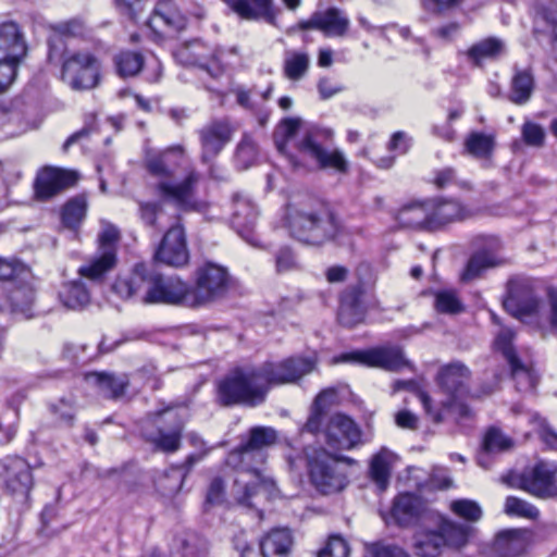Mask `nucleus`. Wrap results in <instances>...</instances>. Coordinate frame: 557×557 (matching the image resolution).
I'll list each match as a JSON object with an SVG mask.
<instances>
[{"label":"nucleus","instance_id":"f257e3e1","mask_svg":"<svg viewBox=\"0 0 557 557\" xmlns=\"http://www.w3.org/2000/svg\"><path fill=\"white\" fill-rule=\"evenodd\" d=\"M289 235L307 245H344L349 237L341 215L334 206L320 198H310L287 215Z\"/></svg>","mask_w":557,"mask_h":557},{"label":"nucleus","instance_id":"f03ea898","mask_svg":"<svg viewBox=\"0 0 557 557\" xmlns=\"http://www.w3.org/2000/svg\"><path fill=\"white\" fill-rule=\"evenodd\" d=\"M113 289L124 298L139 297L145 305L189 307L188 282L178 275H163L138 262L126 280H116Z\"/></svg>","mask_w":557,"mask_h":557},{"label":"nucleus","instance_id":"7ed1b4c3","mask_svg":"<svg viewBox=\"0 0 557 557\" xmlns=\"http://www.w3.org/2000/svg\"><path fill=\"white\" fill-rule=\"evenodd\" d=\"M472 528L455 522L440 512L416 527L411 549L416 557H440L445 547L460 549L469 542Z\"/></svg>","mask_w":557,"mask_h":557},{"label":"nucleus","instance_id":"20e7f679","mask_svg":"<svg viewBox=\"0 0 557 557\" xmlns=\"http://www.w3.org/2000/svg\"><path fill=\"white\" fill-rule=\"evenodd\" d=\"M200 173L190 170L180 183L161 181L156 184L154 193L161 198L153 201H139L138 213L146 227L160 232L163 224V201L173 202L182 211H199L202 202L196 199V189L200 182Z\"/></svg>","mask_w":557,"mask_h":557},{"label":"nucleus","instance_id":"39448f33","mask_svg":"<svg viewBox=\"0 0 557 557\" xmlns=\"http://www.w3.org/2000/svg\"><path fill=\"white\" fill-rule=\"evenodd\" d=\"M305 460L310 483L321 494L329 495L343 491L348 484L346 472L338 466L336 455L323 447H305L301 455L287 457L290 468Z\"/></svg>","mask_w":557,"mask_h":557},{"label":"nucleus","instance_id":"423d86ee","mask_svg":"<svg viewBox=\"0 0 557 557\" xmlns=\"http://www.w3.org/2000/svg\"><path fill=\"white\" fill-rule=\"evenodd\" d=\"M320 129H307L302 137L297 141L296 149L299 156L286 152L285 141H275L277 150L286 156L293 169H302L305 163L302 158L312 160L319 170L333 171L338 174H347L349 162L343 151L338 149L329 150L319 141Z\"/></svg>","mask_w":557,"mask_h":557},{"label":"nucleus","instance_id":"0eeeda50","mask_svg":"<svg viewBox=\"0 0 557 557\" xmlns=\"http://www.w3.org/2000/svg\"><path fill=\"white\" fill-rule=\"evenodd\" d=\"M232 286V276L226 267L213 261H205L193 274V285L188 283L189 307L199 308L224 298Z\"/></svg>","mask_w":557,"mask_h":557},{"label":"nucleus","instance_id":"6e6552de","mask_svg":"<svg viewBox=\"0 0 557 557\" xmlns=\"http://www.w3.org/2000/svg\"><path fill=\"white\" fill-rule=\"evenodd\" d=\"M502 481L541 499L557 498V462L539 459L520 472L510 471Z\"/></svg>","mask_w":557,"mask_h":557},{"label":"nucleus","instance_id":"1a4fd4ad","mask_svg":"<svg viewBox=\"0 0 557 557\" xmlns=\"http://www.w3.org/2000/svg\"><path fill=\"white\" fill-rule=\"evenodd\" d=\"M265 394L267 388L259 385L253 368L247 371L236 368L219 381L215 401L222 407L256 406L264 401Z\"/></svg>","mask_w":557,"mask_h":557},{"label":"nucleus","instance_id":"9d476101","mask_svg":"<svg viewBox=\"0 0 557 557\" xmlns=\"http://www.w3.org/2000/svg\"><path fill=\"white\" fill-rule=\"evenodd\" d=\"M356 275L357 283L348 285L339 295L337 320L345 327H354L363 322L367 314L363 296L368 287L374 284L371 268L367 263L357 267Z\"/></svg>","mask_w":557,"mask_h":557},{"label":"nucleus","instance_id":"9b49d317","mask_svg":"<svg viewBox=\"0 0 557 557\" xmlns=\"http://www.w3.org/2000/svg\"><path fill=\"white\" fill-rule=\"evenodd\" d=\"M154 430L141 431V437L152 446L153 451L174 454L182 447L185 420L171 408L154 413Z\"/></svg>","mask_w":557,"mask_h":557},{"label":"nucleus","instance_id":"f8f14e48","mask_svg":"<svg viewBox=\"0 0 557 557\" xmlns=\"http://www.w3.org/2000/svg\"><path fill=\"white\" fill-rule=\"evenodd\" d=\"M315 359L310 357L293 356L282 361H265L253 368V375L259 385L269 389L272 385L295 383L304 375L313 371Z\"/></svg>","mask_w":557,"mask_h":557},{"label":"nucleus","instance_id":"ddd939ff","mask_svg":"<svg viewBox=\"0 0 557 557\" xmlns=\"http://www.w3.org/2000/svg\"><path fill=\"white\" fill-rule=\"evenodd\" d=\"M101 64L89 51L69 53L63 59L61 78L74 90L95 88L99 84Z\"/></svg>","mask_w":557,"mask_h":557},{"label":"nucleus","instance_id":"4468645a","mask_svg":"<svg viewBox=\"0 0 557 557\" xmlns=\"http://www.w3.org/2000/svg\"><path fill=\"white\" fill-rule=\"evenodd\" d=\"M431 512L420 496L405 492L397 494L393 498L389 510L382 512L381 516L387 525L409 529L429 519Z\"/></svg>","mask_w":557,"mask_h":557},{"label":"nucleus","instance_id":"2eb2a0df","mask_svg":"<svg viewBox=\"0 0 557 557\" xmlns=\"http://www.w3.org/2000/svg\"><path fill=\"white\" fill-rule=\"evenodd\" d=\"M335 362L358 363L387 371H399L408 364L399 347H375L364 350L344 352L334 358Z\"/></svg>","mask_w":557,"mask_h":557},{"label":"nucleus","instance_id":"dca6fc26","mask_svg":"<svg viewBox=\"0 0 557 557\" xmlns=\"http://www.w3.org/2000/svg\"><path fill=\"white\" fill-rule=\"evenodd\" d=\"M152 260L173 268H181L188 263L189 251L183 225L177 221L164 233L157 246Z\"/></svg>","mask_w":557,"mask_h":557},{"label":"nucleus","instance_id":"f3484780","mask_svg":"<svg viewBox=\"0 0 557 557\" xmlns=\"http://www.w3.org/2000/svg\"><path fill=\"white\" fill-rule=\"evenodd\" d=\"M27 44L21 26L14 21L0 23V67L12 76L14 65H20L27 54Z\"/></svg>","mask_w":557,"mask_h":557},{"label":"nucleus","instance_id":"a211bd4d","mask_svg":"<svg viewBox=\"0 0 557 557\" xmlns=\"http://www.w3.org/2000/svg\"><path fill=\"white\" fill-rule=\"evenodd\" d=\"M35 300L36 289L29 271L0 296V311L29 319L34 315Z\"/></svg>","mask_w":557,"mask_h":557},{"label":"nucleus","instance_id":"6ab92c4d","mask_svg":"<svg viewBox=\"0 0 557 557\" xmlns=\"http://www.w3.org/2000/svg\"><path fill=\"white\" fill-rule=\"evenodd\" d=\"M78 180L79 173L77 171L45 166L35 178V196L38 200H49L59 193L75 186Z\"/></svg>","mask_w":557,"mask_h":557},{"label":"nucleus","instance_id":"aec40b11","mask_svg":"<svg viewBox=\"0 0 557 557\" xmlns=\"http://www.w3.org/2000/svg\"><path fill=\"white\" fill-rule=\"evenodd\" d=\"M234 129L227 117L213 119L198 131L201 146L200 159L209 164L232 140Z\"/></svg>","mask_w":557,"mask_h":557},{"label":"nucleus","instance_id":"412c9836","mask_svg":"<svg viewBox=\"0 0 557 557\" xmlns=\"http://www.w3.org/2000/svg\"><path fill=\"white\" fill-rule=\"evenodd\" d=\"M325 443L333 449L350 450L361 443V430L348 416H331L324 430Z\"/></svg>","mask_w":557,"mask_h":557},{"label":"nucleus","instance_id":"4be33fe9","mask_svg":"<svg viewBox=\"0 0 557 557\" xmlns=\"http://www.w3.org/2000/svg\"><path fill=\"white\" fill-rule=\"evenodd\" d=\"M0 474L5 475V487L22 502L28 498L34 480L29 465L21 457H7L0 460Z\"/></svg>","mask_w":557,"mask_h":557},{"label":"nucleus","instance_id":"5701e85b","mask_svg":"<svg viewBox=\"0 0 557 557\" xmlns=\"http://www.w3.org/2000/svg\"><path fill=\"white\" fill-rule=\"evenodd\" d=\"M530 15L534 38L540 40L542 36H548L552 52L557 59V0L535 1L530 9Z\"/></svg>","mask_w":557,"mask_h":557},{"label":"nucleus","instance_id":"b1692460","mask_svg":"<svg viewBox=\"0 0 557 557\" xmlns=\"http://www.w3.org/2000/svg\"><path fill=\"white\" fill-rule=\"evenodd\" d=\"M540 299L534 289L524 282H510L508 295L504 300L505 310L512 317L522 320L537 313Z\"/></svg>","mask_w":557,"mask_h":557},{"label":"nucleus","instance_id":"393cba45","mask_svg":"<svg viewBox=\"0 0 557 557\" xmlns=\"http://www.w3.org/2000/svg\"><path fill=\"white\" fill-rule=\"evenodd\" d=\"M187 22V17L173 0H160L148 21V26L156 34L172 35L184 30Z\"/></svg>","mask_w":557,"mask_h":557},{"label":"nucleus","instance_id":"a878e982","mask_svg":"<svg viewBox=\"0 0 557 557\" xmlns=\"http://www.w3.org/2000/svg\"><path fill=\"white\" fill-rule=\"evenodd\" d=\"M232 226L238 235L252 246H257L255 226L258 219L256 205L246 196L234 194L233 196Z\"/></svg>","mask_w":557,"mask_h":557},{"label":"nucleus","instance_id":"bb28decb","mask_svg":"<svg viewBox=\"0 0 557 557\" xmlns=\"http://www.w3.org/2000/svg\"><path fill=\"white\" fill-rule=\"evenodd\" d=\"M430 231H437L447 224L466 218V207L455 198H429Z\"/></svg>","mask_w":557,"mask_h":557},{"label":"nucleus","instance_id":"cd10ccee","mask_svg":"<svg viewBox=\"0 0 557 557\" xmlns=\"http://www.w3.org/2000/svg\"><path fill=\"white\" fill-rule=\"evenodd\" d=\"M267 457V453L251 448L242 438L240 444L227 454L225 463L239 473L256 474L262 473Z\"/></svg>","mask_w":557,"mask_h":557},{"label":"nucleus","instance_id":"c85d7f7f","mask_svg":"<svg viewBox=\"0 0 557 557\" xmlns=\"http://www.w3.org/2000/svg\"><path fill=\"white\" fill-rule=\"evenodd\" d=\"M469 377V369L461 362H454L441 369L438 384L450 396L451 400H455L468 395Z\"/></svg>","mask_w":557,"mask_h":557},{"label":"nucleus","instance_id":"c756f323","mask_svg":"<svg viewBox=\"0 0 557 557\" xmlns=\"http://www.w3.org/2000/svg\"><path fill=\"white\" fill-rule=\"evenodd\" d=\"M251 479L248 481H242L237 479L235 481L236 499L238 504L252 508L255 507V499L263 496L269 497L275 487V483L271 478L263 475V473L250 474Z\"/></svg>","mask_w":557,"mask_h":557},{"label":"nucleus","instance_id":"7c9ffc66","mask_svg":"<svg viewBox=\"0 0 557 557\" xmlns=\"http://www.w3.org/2000/svg\"><path fill=\"white\" fill-rule=\"evenodd\" d=\"M184 150L181 146L171 147L162 152L147 157L146 169L157 177L170 178L181 165Z\"/></svg>","mask_w":557,"mask_h":557},{"label":"nucleus","instance_id":"2f4dec72","mask_svg":"<svg viewBox=\"0 0 557 557\" xmlns=\"http://www.w3.org/2000/svg\"><path fill=\"white\" fill-rule=\"evenodd\" d=\"M116 264L117 256L113 252L96 251L85 264L79 267L77 273L95 284H102Z\"/></svg>","mask_w":557,"mask_h":557},{"label":"nucleus","instance_id":"473e14b6","mask_svg":"<svg viewBox=\"0 0 557 557\" xmlns=\"http://www.w3.org/2000/svg\"><path fill=\"white\" fill-rule=\"evenodd\" d=\"M293 536L288 529L274 528L259 540L261 557H288Z\"/></svg>","mask_w":557,"mask_h":557},{"label":"nucleus","instance_id":"72a5a7b5","mask_svg":"<svg viewBox=\"0 0 557 557\" xmlns=\"http://www.w3.org/2000/svg\"><path fill=\"white\" fill-rule=\"evenodd\" d=\"M497 256L487 248H481L469 257L463 271L460 274V280L463 283H469L480 278L487 270L496 268L500 264Z\"/></svg>","mask_w":557,"mask_h":557},{"label":"nucleus","instance_id":"f704fd0d","mask_svg":"<svg viewBox=\"0 0 557 557\" xmlns=\"http://www.w3.org/2000/svg\"><path fill=\"white\" fill-rule=\"evenodd\" d=\"M429 198L405 203L397 212L396 219L405 227L430 231Z\"/></svg>","mask_w":557,"mask_h":557},{"label":"nucleus","instance_id":"c9c22d12","mask_svg":"<svg viewBox=\"0 0 557 557\" xmlns=\"http://www.w3.org/2000/svg\"><path fill=\"white\" fill-rule=\"evenodd\" d=\"M535 79L531 70L515 69L510 81L508 100L515 104H525L532 97Z\"/></svg>","mask_w":557,"mask_h":557},{"label":"nucleus","instance_id":"e433bc0d","mask_svg":"<svg viewBox=\"0 0 557 557\" xmlns=\"http://www.w3.org/2000/svg\"><path fill=\"white\" fill-rule=\"evenodd\" d=\"M408 391L412 393L422 404L425 412L432 417L435 423L444 421V410L451 406L450 401L443 404V409L433 410L432 399L429 394L421 387L420 383L416 380H397L393 384V392Z\"/></svg>","mask_w":557,"mask_h":557},{"label":"nucleus","instance_id":"4c0bfd02","mask_svg":"<svg viewBox=\"0 0 557 557\" xmlns=\"http://www.w3.org/2000/svg\"><path fill=\"white\" fill-rule=\"evenodd\" d=\"M61 304L71 310H83L90 302V293L81 280H73L62 285L59 290Z\"/></svg>","mask_w":557,"mask_h":557},{"label":"nucleus","instance_id":"58836bf2","mask_svg":"<svg viewBox=\"0 0 557 557\" xmlns=\"http://www.w3.org/2000/svg\"><path fill=\"white\" fill-rule=\"evenodd\" d=\"M512 339L513 333L510 330L502 331L494 342L495 349L507 360L513 377L522 375L529 379V371L518 357Z\"/></svg>","mask_w":557,"mask_h":557},{"label":"nucleus","instance_id":"ea45409f","mask_svg":"<svg viewBox=\"0 0 557 557\" xmlns=\"http://www.w3.org/2000/svg\"><path fill=\"white\" fill-rule=\"evenodd\" d=\"M505 50L504 41L488 37L473 44L466 52L467 59L474 66H481L485 60L497 59Z\"/></svg>","mask_w":557,"mask_h":557},{"label":"nucleus","instance_id":"a19ab883","mask_svg":"<svg viewBox=\"0 0 557 557\" xmlns=\"http://www.w3.org/2000/svg\"><path fill=\"white\" fill-rule=\"evenodd\" d=\"M319 30L326 36H344L349 27V20L337 8H329L325 11H318Z\"/></svg>","mask_w":557,"mask_h":557},{"label":"nucleus","instance_id":"79ce46f5","mask_svg":"<svg viewBox=\"0 0 557 557\" xmlns=\"http://www.w3.org/2000/svg\"><path fill=\"white\" fill-rule=\"evenodd\" d=\"M335 397L336 389L333 387L325 388L317 395L311 408L310 416L304 425L302 431L317 434L321 430L325 409L330 404L333 403Z\"/></svg>","mask_w":557,"mask_h":557},{"label":"nucleus","instance_id":"37998d69","mask_svg":"<svg viewBox=\"0 0 557 557\" xmlns=\"http://www.w3.org/2000/svg\"><path fill=\"white\" fill-rule=\"evenodd\" d=\"M495 146V136L482 132H471L465 139V151L475 159H490Z\"/></svg>","mask_w":557,"mask_h":557},{"label":"nucleus","instance_id":"c03bdc74","mask_svg":"<svg viewBox=\"0 0 557 557\" xmlns=\"http://www.w3.org/2000/svg\"><path fill=\"white\" fill-rule=\"evenodd\" d=\"M87 212V198L85 195H77L69 199L62 207V224L70 230H77L84 221Z\"/></svg>","mask_w":557,"mask_h":557},{"label":"nucleus","instance_id":"a18cd8bd","mask_svg":"<svg viewBox=\"0 0 557 557\" xmlns=\"http://www.w3.org/2000/svg\"><path fill=\"white\" fill-rule=\"evenodd\" d=\"M521 548L520 531L513 529L499 531L492 544V550L497 557H515Z\"/></svg>","mask_w":557,"mask_h":557},{"label":"nucleus","instance_id":"49530a36","mask_svg":"<svg viewBox=\"0 0 557 557\" xmlns=\"http://www.w3.org/2000/svg\"><path fill=\"white\" fill-rule=\"evenodd\" d=\"M434 297L433 307L437 313L456 315L465 311V305L455 289H430Z\"/></svg>","mask_w":557,"mask_h":557},{"label":"nucleus","instance_id":"de8ad7c7","mask_svg":"<svg viewBox=\"0 0 557 557\" xmlns=\"http://www.w3.org/2000/svg\"><path fill=\"white\" fill-rule=\"evenodd\" d=\"M29 271L30 268L18 259L0 257V296Z\"/></svg>","mask_w":557,"mask_h":557},{"label":"nucleus","instance_id":"09e8293b","mask_svg":"<svg viewBox=\"0 0 557 557\" xmlns=\"http://www.w3.org/2000/svg\"><path fill=\"white\" fill-rule=\"evenodd\" d=\"M113 62L119 76L132 77L141 71L145 59L140 52L125 50L115 54Z\"/></svg>","mask_w":557,"mask_h":557},{"label":"nucleus","instance_id":"8fccbe9b","mask_svg":"<svg viewBox=\"0 0 557 557\" xmlns=\"http://www.w3.org/2000/svg\"><path fill=\"white\" fill-rule=\"evenodd\" d=\"M392 455V451L382 447L371 459L370 462V476L372 481L379 486L380 490H386L391 471L387 458Z\"/></svg>","mask_w":557,"mask_h":557},{"label":"nucleus","instance_id":"3c124183","mask_svg":"<svg viewBox=\"0 0 557 557\" xmlns=\"http://www.w3.org/2000/svg\"><path fill=\"white\" fill-rule=\"evenodd\" d=\"M244 442L251 448H255L260 453H265L267 448L277 442V431L272 426H252L249 429Z\"/></svg>","mask_w":557,"mask_h":557},{"label":"nucleus","instance_id":"603ef678","mask_svg":"<svg viewBox=\"0 0 557 557\" xmlns=\"http://www.w3.org/2000/svg\"><path fill=\"white\" fill-rule=\"evenodd\" d=\"M310 64V58L307 52L287 51L284 59V74L292 81L302 78Z\"/></svg>","mask_w":557,"mask_h":557},{"label":"nucleus","instance_id":"864d4df0","mask_svg":"<svg viewBox=\"0 0 557 557\" xmlns=\"http://www.w3.org/2000/svg\"><path fill=\"white\" fill-rule=\"evenodd\" d=\"M23 399V395L15 394L8 400V409L0 417V432L2 433L0 443H9L14 437L16 430L14 423L10 420L11 417L17 419L18 405Z\"/></svg>","mask_w":557,"mask_h":557},{"label":"nucleus","instance_id":"5fc2aeb1","mask_svg":"<svg viewBox=\"0 0 557 557\" xmlns=\"http://www.w3.org/2000/svg\"><path fill=\"white\" fill-rule=\"evenodd\" d=\"M185 472L171 466L157 481L158 491L165 497L175 496L183 487Z\"/></svg>","mask_w":557,"mask_h":557},{"label":"nucleus","instance_id":"6e6d98bb","mask_svg":"<svg viewBox=\"0 0 557 557\" xmlns=\"http://www.w3.org/2000/svg\"><path fill=\"white\" fill-rule=\"evenodd\" d=\"M177 541L181 557H205L207 554V541L197 533H186Z\"/></svg>","mask_w":557,"mask_h":557},{"label":"nucleus","instance_id":"4d7b16f0","mask_svg":"<svg viewBox=\"0 0 557 557\" xmlns=\"http://www.w3.org/2000/svg\"><path fill=\"white\" fill-rule=\"evenodd\" d=\"M95 377L97 385L110 393L113 399L120 398L126 392L128 381L113 374L95 372L91 374Z\"/></svg>","mask_w":557,"mask_h":557},{"label":"nucleus","instance_id":"13d9d810","mask_svg":"<svg viewBox=\"0 0 557 557\" xmlns=\"http://www.w3.org/2000/svg\"><path fill=\"white\" fill-rule=\"evenodd\" d=\"M504 512L510 517L528 519H537L540 516V511L534 505L516 496L506 497Z\"/></svg>","mask_w":557,"mask_h":557},{"label":"nucleus","instance_id":"bf43d9fd","mask_svg":"<svg viewBox=\"0 0 557 557\" xmlns=\"http://www.w3.org/2000/svg\"><path fill=\"white\" fill-rule=\"evenodd\" d=\"M512 440L506 436L500 429L490 428L483 438L482 448L485 453L498 454L508 450Z\"/></svg>","mask_w":557,"mask_h":557},{"label":"nucleus","instance_id":"052dcab7","mask_svg":"<svg viewBox=\"0 0 557 557\" xmlns=\"http://www.w3.org/2000/svg\"><path fill=\"white\" fill-rule=\"evenodd\" d=\"M258 156L257 145L253 139L245 134L237 145L235 152V161L237 165L246 170L253 164Z\"/></svg>","mask_w":557,"mask_h":557},{"label":"nucleus","instance_id":"680f3d73","mask_svg":"<svg viewBox=\"0 0 557 557\" xmlns=\"http://www.w3.org/2000/svg\"><path fill=\"white\" fill-rule=\"evenodd\" d=\"M223 52L224 51L222 48H215L212 50L208 58L196 57L194 64L206 71L211 77L218 78L225 71V66L222 60Z\"/></svg>","mask_w":557,"mask_h":557},{"label":"nucleus","instance_id":"e2e57ef3","mask_svg":"<svg viewBox=\"0 0 557 557\" xmlns=\"http://www.w3.org/2000/svg\"><path fill=\"white\" fill-rule=\"evenodd\" d=\"M120 238L121 234L119 228L111 223H106L101 232L98 234V247L96 251L113 252L114 256H117V243Z\"/></svg>","mask_w":557,"mask_h":557},{"label":"nucleus","instance_id":"0e129e2a","mask_svg":"<svg viewBox=\"0 0 557 557\" xmlns=\"http://www.w3.org/2000/svg\"><path fill=\"white\" fill-rule=\"evenodd\" d=\"M450 510L458 517L470 521L476 522L482 518V508L475 500L461 498L451 502Z\"/></svg>","mask_w":557,"mask_h":557},{"label":"nucleus","instance_id":"69168bd1","mask_svg":"<svg viewBox=\"0 0 557 557\" xmlns=\"http://www.w3.org/2000/svg\"><path fill=\"white\" fill-rule=\"evenodd\" d=\"M23 114L12 103L0 102V129L12 127L8 133L10 135L15 133V129L22 128Z\"/></svg>","mask_w":557,"mask_h":557},{"label":"nucleus","instance_id":"338daca9","mask_svg":"<svg viewBox=\"0 0 557 557\" xmlns=\"http://www.w3.org/2000/svg\"><path fill=\"white\" fill-rule=\"evenodd\" d=\"M368 557H411L410 554L399 545L375 542L367 548Z\"/></svg>","mask_w":557,"mask_h":557},{"label":"nucleus","instance_id":"774afa93","mask_svg":"<svg viewBox=\"0 0 557 557\" xmlns=\"http://www.w3.org/2000/svg\"><path fill=\"white\" fill-rule=\"evenodd\" d=\"M349 553L350 547L347 541L341 535H332L320 550L318 557H348Z\"/></svg>","mask_w":557,"mask_h":557}]
</instances>
